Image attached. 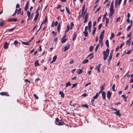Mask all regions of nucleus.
Segmentation results:
<instances>
[{
	"mask_svg": "<svg viewBox=\"0 0 133 133\" xmlns=\"http://www.w3.org/2000/svg\"><path fill=\"white\" fill-rule=\"evenodd\" d=\"M109 52V50L108 49H107L106 51L103 52V59L104 60L106 59L108 57Z\"/></svg>",
	"mask_w": 133,
	"mask_h": 133,
	"instance_id": "obj_1",
	"label": "nucleus"
},
{
	"mask_svg": "<svg viewBox=\"0 0 133 133\" xmlns=\"http://www.w3.org/2000/svg\"><path fill=\"white\" fill-rule=\"evenodd\" d=\"M85 5L84 4L82 7V12L81 14V15H80L79 17H81L82 16H83V18L84 17V16L86 14L87 10H86L85 11Z\"/></svg>",
	"mask_w": 133,
	"mask_h": 133,
	"instance_id": "obj_2",
	"label": "nucleus"
},
{
	"mask_svg": "<svg viewBox=\"0 0 133 133\" xmlns=\"http://www.w3.org/2000/svg\"><path fill=\"white\" fill-rule=\"evenodd\" d=\"M55 122L56 124L58 125H63L64 124L63 122L59 120L58 118H56Z\"/></svg>",
	"mask_w": 133,
	"mask_h": 133,
	"instance_id": "obj_3",
	"label": "nucleus"
},
{
	"mask_svg": "<svg viewBox=\"0 0 133 133\" xmlns=\"http://www.w3.org/2000/svg\"><path fill=\"white\" fill-rule=\"evenodd\" d=\"M114 7H110L109 10L110 11L109 16L110 17H111L113 14L114 10L113 9Z\"/></svg>",
	"mask_w": 133,
	"mask_h": 133,
	"instance_id": "obj_4",
	"label": "nucleus"
},
{
	"mask_svg": "<svg viewBox=\"0 0 133 133\" xmlns=\"http://www.w3.org/2000/svg\"><path fill=\"white\" fill-rule=\"evenodd\" d=\"M88 29V26H85L84 29V31L83 32V33L84 34V36L86 37H87L88 36V32H87Z\"/></svg>",
	"mask_w": 133,
	"mask_h": 133,
	"instance_id": "obj_5",
	"label": "nucleus"
},
{
	"mask_svg": "<svg viewBox=\"0 0 133 133\" xmlns=\"http://www.w3.org/2000/svg\"><path fill=\"white\" fill-rule=\"evenodd\" d=\"M111 95V93L109 91H108L107 93V96L108 99L110 98Z\"/></svg>",
	"mask_w": 133,
	"mask_h": 133,
	"instance_id": "obj_6",
	"label": "nucleus"
},
{
	"mask_svg": "<svg viewBox=\"0 0 133 133\" xmlns=\"http://www.w3.org/2000/svg\"><path fill=\"white\" fill-rule=\"evenodd\" d=\"M17 20V19L16 18H10L8 20V21L10 22H12V21L16 22V21Z\"/></svg>",
	"mask_w": 133,
	"mask_h": 133,
	"instance_id": "obj_7",
	"label": "nucleus"
},
{
	"mask_svg": "<svg viewBox=\"0 0 133 133\" xmlns=\"http://www.w3.org/2000/svg\"><path fill=\"white\" fill-rule=\"evenodd\" d=\"M112 55H111V54H110L109 59L108 60V63L109 65L110 61L112 58Z\"/></svg>",
	"mask_w": 133,
	"mask_h": 133,
	"instance_id": "obj_8",
	"label": "nucleus"
},
{
	"mask_svg": "<svg viewBox=\"0 0 133 133\" xmlns=\"http://www.w3.org/2000/svg\"><path fill=\"white\" fill-rule=\"evenodd\" d=\"M31 14L30 12L29 11H28L27 12V15L28 17L27 19V20H29L31 19L30 17Z\"/></svg>",
	"mask_w": 133,
	"mask_h": 133,
	"instance_id": "obj_9",
	"label": "nucleus"
},
{
	"mask_svg": "<svg viewBox=\"0 0 133 133\" xmlns=\"http://www.w3.org/2000/svg\"><path fill=\"white\" fill-rule=\"evenodd\" d=\"M29 4V2H28L26 4L24 8V10L25 11H26L28 9V5Z\"/></svg>",
	"mask_w": 133,
	"mask_h": 133,
	"instance_id": "obj_10",
	"label": "nucleus"
},
{
	"mask_svg": "<svg viewBox=\"0 0 133 133\" xmlns=\"http://www.w3.org/2000/svg\"><path fill=\"white\" fill-rule=\"evenodd\" d=\"M85 16L84 17V23H86L87 21L88 18V14H85Z\"/></svg>",
	"mask_w": 133,
	"mask_h": 133,
	"instance_id": "obj_11",
	"label": "nucleus"
},
{
	"mask_svg": "<svg viewBox=\"0 0 133 133\" xmlns=\"http://www.w3.org/2000/svg\"><path fill=\"white\" fill-rule=\"evenodd\" d=\"M102 97L103 99H105V92L103 91L102 92Z\"/></svg>",
	"mask_w": 133,
	"mask_h": 133,
	"instance_id": "obj_12",
	"label": "nucleus"
},
{
	"mask_svg": "<svg viewBox=\"0 0 133 133\" xmlns=\"http://www.w3.org/2000/svg\"><path fill=\"white\" fill-rule=\"evenodd\" d=\"M57 58V56H54V57L53 58V59H52V61H51L50 62V63H52L54 62L55 61Z\"/></svg>",
	"mask_w": 133,
	"mask_h": 133,
	"instance_id": "obj_13",
	"label": "nucleus"
},
{
	"mask_svg": "<svg viewBox=\"0 0 133 133\" xmlns=\"http://www.w3.org/2000/svg\"><path fill=\"white\" fill-rule=\"evenodd\" d=\"M70 46V45L69 44L68 45L65 46L64 47V52L67 50L69 49Z\"/></svg>",
	"mask_w": 133,
	"mask_h": 133,
	"instance_id": "obj_14",
	"label": "nucleus"
},
{
	"mask_svg": "<svg viewBox=\"0 0 133 133\" xmlns=\"http://www.w3.org/2000/svg\"><path fill=\"white\" fill-rule=\"evenodd\" d=\"M8 45L9 44L7 42H6L5 44H4V46L5 49H6L8 48Z\"/></svg>",
	"mask_w": 133,
	"mask_h": 133,
	"instance_id": "obj_15",
	"label": "nucleus"
},
{
	"mask_svg": "<svg viewBox=\"0 0 133 133\" xmlns=\"http://www.w3.org/2000/svg\"><path fill=\"white\" fill-rule=\"evenodd\" d=\"M59 94L61 95V97L62 98H64V94L63 92L61 91H60L59 92Z\"/></svg>",
	"mask_w": 133,
	"mask_h": 133,
	"instance_id": "obj_16",
	"label": "nucleus"
},
{
	"mask_svg": "<svg viewBox=\"0 0 133 133\" xmlns=\"http://www.w3.org/2000/svg\"><path fill=\"white\" fill-rule=\"evenodd\" d=\"M114 114H116L118 116H120L121 115L119 113V110L117 111L116 112H114Z\"/></svg>",
	"mask_w": 133,
	"mask_h": 133,
	"instance_id": "obj_17",
	"label": "nucleus"
},
{
	"mask_svg": "<svg viewBox=\"0 0 133 133\" xmlns=\"http://www.w3.org/2000/svg\"><path fill=\"white\" fill-rule=\"evenodd\" d=\"M77 36V34L75 32L72 38L73 41H74L75 39L76 38Z\"/></svg>",
	"mask_w": 133,
	"mask_h": 133,
	"instance_id": "obj_18",
	"label": "nucleus"
},
{
	"mask_svg": "<svg viewBox=\"0 0 133 133\" xmlns=\"http://www.w3.org/2000/svg\"><path fill=\"white\" fill-rule=\"evenodd\" d=\"M35 64V66H38L39 65V64L38 63V60H36Z\"/></svg>",
	"mask_w": 133,
	"mask_h": 133,
	"instance_id": "obj_19",
	"label": "nucleus"
},
{
	"mask_svg": "<svg viewBox=\"0 0 133 133\" xmlns=\"http://www.w3.org/2000/svg\"><path fill=\"white\" fill-rule=\"evenodd\" d=\"M77 71V73L79 74H81L82 72V70L80 69L78 70Z\"/></svg>",
	"mask_w": 133,
	"mask_h": 133,
	"instance_id": "obj_20",
	"label": "nucleus"
},
{
	"mask_svg": "<svg viewBox=\"0 0 133 133\" xmlns=\"http://www.w3.org/2000/svg\"><path fill=\"white\" fill-rule=\"evenodd\" d=\"M92 22L91 21H90L88 23V28H91V26Z\"/></svg>",
	"mask_w": 133,
	"mask_h": 133,
	"instance_id": "obj_21",
	"label": "nucleus"
},
{
	"mask_svg": "<svg viewBox=\"0 0 133 133\" xmlns=\"http://www.w3.org/2000/svg\"><path fill=\"white\" fill-rule=\"evenodd\" d=\"M0 95L2 96H7V94L5 92H2L0 93Z\"/></svg>",
	"mask_w": 133,
	"mask_h": 133,
	"instance_id": "obj_22",
	"label": "nucleus"
},
{
	"mask_svg": "<svg viewBox=\"0 0 133 133\" xmlns=\"http://www.w3.org/2000/svg\"><path fill=\"white\" fill-rule=\"evenodd\" d=\"M132 24H130V25H129L128 27H127V31H129L131 28V27L132 26Z\"/></svg>",
	"mask_w": 133,
	"mask_h": 133,
	"instance_id": "obj_23",
	"label": "nucleus"
},
{
	"mask_svg": "<svg viewBox=\"0 0 133 133\" xmlns=\"http://www.w3.org/2000/svg\"><path fill=\"white\" fill-rule=\"evenodd\" d=\"M89 61L88 59H86L85 60H84L82 62V63L83 64H85L87 62H88Z\"/></svg>",
	"mask_w": 133,
	"mask_h": 133,
	"instance_id": "obj_24",
	"label": "nucleus"
},
{
	"mask_svg": "<svg viewBox=\"0 0 133 133\" xmlns=\"http://www.w3.org/2000/svg\"><path fill=\"white\" fill-rule=\"evenodd\" d=\"M130 42L131 41H130L129 40H128L126 42V44L127 45L128 44L129 46L130 44Z\"/></svg>",
	"mask_w": 133,
	"mask_h": 133,
	"instance_id": "obj_25",
	"label": "nucleus"
},
{
	"mask_svg": "<svg viewBox=\"0 0 133 133\" xmlns=\"http://www.w3.org/2000/svg\"><path fill=\"white\" fill-rule=\"evenodd\" d=\"M114 34L113 33H111V36L110 38V40H111L114 37Z\"/></svg>",
	"mask_w": 133,
	"mask_h": 133,
	"instance_id": "obj_26",
	"label": "nucleus"
},
{
	"mask_svg": "<svg viewBox=\"0 0 133 133\" xmlns=\"http://www.w3.org/2000/svg\"><path fill=\"white\" fill-rule=\"evenodd\" d=\"M67 29L65 31V33H66L70 29V27L69 25H68L67 26Z\"/></svg>",
	"mask_w": 133,
	"mask_h": 133,
	"instance_id": "obj_27",
	"label": "nucleus"
},
{
	"mask_svg": "<svg viewBox=\"0 0 133 133\" xmlns=\"http://www.w3.org/2000/svg\"><path fill=\"white\" fill-rule=\"evenodd\" d=\"M22 43L24 45H29V42H22Z\"/></svg>",
	"mask_w": 133,
	"mask_h": 133,
	"instance_id": "obj_28",
	"label": "nucleus"
},
{
	"mask_svg": "<svg viewBox=\"0 0 133 133\" xmlns=\"http://www.w3.org/2000/svg\"><path fill=\"white\" fill-rule=\"evenodd\" d=\"M129 71H128V72L125 74V75L124 77L127 76L128 77H130V75L129 74Z\"/></svg>",
	"mask_w": 133,
	"mask_h": 133,
	"instance_id": "obj_29",
	"label": "nucleus"
},
{
	"mask_svg": "<svg viewBox=\"0 0 133 133\" xmlns=\"http://www.w3.org/2000/svg\"><path fill=\"white\" fill-rule=\"evenodd\" d=\"M105 43H106V45L107 46V47L108 48H109V42H108V40H106V41H105Z\"/></svg>",
	"mask_w": 133,
	"mask_h": 133,
	"instance_id": "obj_30",
	"label": "nucleus"
},
{
	"mask_svg": "<svg viewBox=\"0 0 133 133\" xmlns=\"http://www.w3.org/2000/svg\"><path fill=\"white\" fill-rule=\"evenodd\" d=\"M60 30V25L59 24L57 26V30L58 31H59Z\"/></svg>",
	"mask_w": 133,
	"mask_h": 133,
	"instance_id": "obj_31",
	"label": "nucleus"
},
{
	"mask_svg": "<svg viewBox=\"0 0 133 133\" xmlns=\"http://www.w3.org/2000/svg\"><path fill=\"white\" fill-rule=\"evenodd\" d=\"M17 14L18 15L20 13L21 11V8H19L18 10H17Z\"/></svg>",
	"mask_w": 133,
	"mask_h": 133,
	"instance_id": "obj_32",
	"label": "nucleus"
},
{
	"mask_svg": "<svg viewBox=\"0 0 133 133\" xmlns=\"http://www.w3.org/2000/svg\"><path fill=\"white\" fill-rule=\"evenodd\" d=\"M61 41H62V43H64V42H65L66 41V39H64L63 38H62L61 39Z\"/></svg>",
	"mask_w": 133,
	"mask_h": 133,
	"instance_id": "obj_33",
	"label": "nucleus"
},
{
	"mask_svg": "<svg viewBox=\"0 0 133 133\" xmlns=\"http://www.w3.org/2000/svg\"><path fill=\"white\" fill-rule=\"evenodd\" d=\"M74 24L72 22H71L70 23V29H71L73 26H74Z\"/></svg>",
	"mask_w": 133,
	"mask_h": 133,
	"instance_id": "obj_34",
	"label": "nucleus"
},
{
	"mask_svg": "<svg viewBox=\"0 0 133 133\" xmlns=\"http://www.w3.org/2000/svg\"><path fill=\"white\" fill-rule=\"evenodd\" d=\"M96 27H94V29H93L92 32V34L93 35L95 34V33L96 31Z\"/></svg>",
	"mask_w": 133,
	"mask_h": 133,
	"instance_id": "obj_35",
	"label": "nucleus"
},
{
	"mask_svg": "<svg viewBox=\"0 0 133 133\" xmlns=\"http://www.w3.org/2000/svg\"><path fill=\"white\" fill-rule=\"evenodd\" d=\"M47 17H46L45 18V20L41 24H42L44 23H46V22H47Z\"/></svg>",
	"mask_w": 133,
	"mask_h": 133,
	"instance_id": "obj_36",
	"label": "nucleus"
},
{
	"mask_svg": "<svg viewBox=\"0 0 133 133\" xmlns=\"http://www.w3.org/2000/svg\"><path fill=\"white\" fill-rule=\"evenodd\" d=\"M52 33L53 34V36L54 37H55L56 35V33L54 31H52Z\"/></svg>",
	"mask_w": 133,
	"mask_h": 133,
	"instance_id": "obj_37",
	"label": "nucleus"
},
{
	"mask_svg": "<svg viewBox=\"0 0 133 133\" xmlns=\"http://www.w3.org/2000/svg\"><path fill=\"white\" fill-rule=\"evenodd\" d=\"M99 45V43L97 45L95 49V51H97Z\"/></svg>",
	"mask_w": 133,
	"mask_h": 133,
	"instance_id": "obj_38",
	"label": "nucleus"
},
{
	"mask_svg": "<svg viewBox=\"0 0 133 133\" xmlns=\"http://www.w3.org/2000/svg\"><path fill=\"white\" fill-rule=\"evenodd\" d=\"M98 93H97L96 94V95L93 97V99H96L97 98L98 96Z\"/></svg>",
	"mask_w": 133,
	"mask_h": 133,
	"instance_id": "obj_39",
	"label": "nucleus"
},
{
	"mask_svg": "<svg viewBox=\"0 0 133 133\" xmlns=\"http://www.w3.org/2000/svg\"><path fill=\"white\" fill-rule=\"evenodd\" d=\"M71 84L69 82L67 83L66 84V87H67L68 86H70L71 85Z\"/></svg>",
	"mask_w": 133,
	"mask_h": 133,
	"instance_id": "obj_40",
	"label": "nucleus"
},
{
	"mask_svg": "<svg viewBox=\"0 0 133 133\" xmlns=\"http://www.w3.org/2000/svg\"><path fill=\"white\" fill-rule=\"evenodd\" d=\"M109 18H105L106 22L105 23L106 24H108L109 22Z\"/></svg>",
	"mask_w": 133,
	"mask_h": 133,
	"instance_id": "obj_41",
	"label": "nucleus"
},
{
	"mask_svg": "<svg viewBox=\"0 0 133 133\" xmlns=\"http://www.w3.org/2000/svg\"><path fill=\"white\" fill-rule=\"evenodd\" d=\"M103 37L104 35L100 34L99 37V38L100 39H103Z\"/></svg>",
	"mask_w": 133,
	"mask_h": 133,
	"instance_id": "obj_42",
	"label": "nucleus"
},
{
	"mask_svg": "<svg viewBox=\"0 0 133 133\" xmlns=\"http://www.w3.org/2000/svg\"><path fill=\"white\" fill-rule=\"evenodd\" d=\"M107 14V12L104 15V16H103V21H104V20L105 19V17H106Z\"/></svg>",
	"mask_w": 133,
	"mask_h": 133,
	"instance_id": "obj_43",
	"label": "nucleus"
},
{
	"mask_svg": "<svg viewBox=\"0 0 133 133\" xmlns=\"http://www.w3.org/2000/svg\"><path fill=\"white\" fill-rule=\"evenodd\" d=\"M118 0H115V7H116L117 4Z\"/></svg>",
	"mask_w": 133,
	"mask_h": 133,
	"instance_id": "obj_44",
	"label": "nucleus"
},
{
	"mask_svg": "<svg viewBox=\"0 0 133 133\" xmlns=\"http://www.w3.org/2000/svg\"><path fill=\"white\" fill-rule=\"evenodd\" d=\"M65 8H66V11H67V12H68V13L69 14H70V11H69L68 8L67 7H65Z\"/></svg>",
	"mask_w": 133,
	"mask_h": 133,
	"instance_id": "obj_45",
	"label": "nucleus"
},
{
	"mask_svg": "<svg viewBox=\"0 0 133 133\" xmlns=\"http://www.w3.org/2000/svg\"><path fill=\"white\" fill-rule=\"evenodd\" d=\"M115 84H113L112 85V90L114 91H115Z\"/></svg>",
	"mask_w": 133,
	"mask_h": 133,
	"instance_id": "obj_46",
	"label": "nucleus"
},
{
	"mask_svg": "<svg viewBox=\"0 0 133 133\" xmlns=\"http://www.w3.org/2000/svg\"><path fill=\"white\" fill-rule=\"evenodd\" d=\"M120 17H118L116 19V22H117L118 21H120Z\"/></svg>",
	"mask_w": 133,
	"mask_h": 133,
	"instance_id": "obj_47",
	"label": "nucleus"
},
{
	"mask_svg": "<svg viewBox=\"0 0 133 133\" xmlns=\"http://www.w3.org/2000/svg\"><path fill=\"white\" fill-rule=\"evenodd\" d=\"M110 7H114V0L111 2Z\"/></svg>",
	"mask_w": 133,
	"mask_h": 133,
	"instance_id": "obj_48",
	"label": "nucleus"
},
{
	"mask_svg": "<svg viewBox=\"0 0 133 133\" xmlns=\"http://www.w3.org/2000/svg\"><path fill=\"white\" fill-rule=\"evenodd\" d=\"M93 49V47L92 46H90V48L89 50L90 51H92Z\"/></svg>",
	"mask_w": 133,
	"mask_h": 133,
	"instance_id": "obj_49",
	"label": "nucleus"
},
{
	"mask_svg": "<svg viewBox=\"0 0 133 133\" xmlns=\"http://www.w3.org/2000/svg\"><path fill=\"white\" fill-rule=\"evenodd\" d=\"M18 43V42L17 41H14V44L15 45H16Z\"/></svg>",
	"mask_w": 133,
	"mask_h": 133,
	"instance_id": "obj_50",
	"label": "nucleus"
},
{
	"mask_svg": "<svg viewBox=\"0 0 133 133\" xmlns=\"http://www.w3.org/2000/svg\"><path fill=\"white\" fill-rule=\"evenodd\" d=\"M104 87V85H102L100 87L101 90L102 91L103 90Z\"/></svg>",
	"mask_w": 133,
	"mask_h": 133,
	"instance_id": "obj_51",
	"label": "nucleus"
},
{
	"mask_svg": "<svg viewBox=\"0 0 133 133\" xmlns=\"http://www.w3.org/2000/svg\"><path fill=\"white\" fill-rule=\"evenodd\" d=\"M101 64H99L97 66V69H100L101 67Z\"/></svg>",
	"mask_w": 133,
	"mask_h": 133,
	"instance_id": "obj_52",
	"label": "nucleus"
},
{
	"mask_svg": "<svg viewBox=\"0 0 133 133\" xmlns=\"http://www.w3.org/2000/svg\"><path fill=\"white\" fill-rule=\"evenodd\" d=\"M17 9H16L14 13L12 15V16H14L16 15V12H17Z\"/></svg>",
	"mask_w": 133,
	"mask_h": 133,
	"instance_id": "obj_53",
	"label": "nucleus"
},
{
	"mask_svg": "<svg viewBox=\"0 0 133 133\" xmlns=\"http://www.w3.org/2000/svg\"><path fill=\"white\" fill-rule=\"evenodd\" d=\"M102 24H101L99 25L98 27V30H99L101 29V27H102Z\"/></svg>",
	"mask_w": 133,
	"mask_h": 133,
	"instance_id": "obj_54",
	"label": "nucleus"
},
{
	"mask_svg": "<svg viewBox=\"0 0 133 133\" xmlns=\"http://www.w3.org/2000/svg\"><path fill=\"white\" fill-rule=\"evenodd\" d=\"M38 18V17H36L35 16V18H34V22H36V20H37Z\"/></svg>",
	"mask_w": 133,
	"mask_h": 133,
	"instance_id": "obj_55",
	"label": "nucleus"
},
{
	"mask_svg": "<svg viewBox=\"0 0 133 133\" xmlns=\"http://www.w3.org/2000/svg\"><path fill=\"white\" fill-rule=\"evenodd\" d=\"M34 97H35V98L36 99H38V96L36 95L35 94H34Z\"/></svg>",
	"mask_w": 133,
	"mask_h": 133,
	"instance_id": "obj_56",
	"label": "nucleus"
},
{
	"mask_svg": "<svg viewBox=\"0 0 133 133\" xmlns=\"http://www.w3.org/2000/svg\"><path fill=\"white\" fill-rule=\"evenodd\" d=\"M122 0H118V3L117 2V3H118V5H119L121 2Z\"/></svg>",
	"mask_w": 133,
	"mask_h": 133,
	"instance_id": "obj_57",
	"label": "nucleus"
},
{
	"mask_svg": "<svg viewBox=\"0 0 133 133\" xmlns=\"http://www.w3.org/2000/svg\"><path fill=\"white\" fill-rule=\"evenodd\" d=\"M131 52V50H130L128 51L127 52V54H129Z\"/></svg>",
	"mask_w": 133,
	"mask_h": 133,
	"instance_id": "obj_58",
	"label": "nucleus"
},
{
	"mask_svg": "<svg viewBox=\"0 0 133 133\" xmlns=\"http://www.w3.org/2000/svg\"><path fill=\"white\" fill-rule=\"evenodd\" d=\"M4 25V23L2 22H1L0 23V26H2Z\"/></svg>",
	"mask_w": 133,
	"mask_h": 133,
	"instance_id": "obj_59",
	"label": "nucleus"
},
{
	"mask_svg": "<svg viewBox=\"0 0 133 133\" xmlns=\"http://www.w3.org/2000/svg\"><path fill=\"white\" fill-rule=\"evenodd\" d=\"M102 39H100L99 40V43L101 44V45H102Z\"/></svg>",
	"mask_w": 133,
	"mask_h": 133,
	"instance_id": "obj_60",
	"label": "nucleus"
},
{
	"mask_svg": "<svg viewBox=\"0 0 133 133\" xmlns=\"http://www.w3.org/2000/svg\"><path fill=\"white\" fill-rule=\"evenodd\" d=\"M91 83V82H89L87 83L85 85V87H87L88 85H89Z\"/></svg>",
	"mask_w": 133,
	"mask_h": 133,
	"instance_id": "obj_61",
	"label": "nucleus"
},
{
	"mask_svg": "<svg viewBox=\"0 0 133 133\" xmlns=\"http://www.w3.org/2000/svg\"><path fill=\"white\" fill-rule=\"evenodd\" d=\"M83 106L87 108H88V105L87 104H84L83 105Z\"/></svg>",
	"mask_w": 133,
	"mask_h": 133,
	"instance_id": "obj_62",
	"label": "nucleus"
},
{
	"mask_svg": "<svg viewBox=\"0 0 133 133\" xmlns=\"http://www.w3.org/2000/svg\"><path fill=\"white\" fill-rule=\"evenodd\" d=\"M131 33H130L129 34H128L127 35V37H130L131 36Z\"/></svg>",
	"mask_w": 133,
	"mask_h": 133,
	"instance_id": "obj_63",
	"label": "nucleus"
},
{
	"mask_svg": "<svg viewBox=\"0 0 133 133\" xmlns=\"http://www.w3.org/2000/svg\"><path fill=\"white\" fill-rule=\"evenodd\" d=\"M77 85L76 84H72V88H73L75 87Z\"/></svg>",
	"mask_w": 133,
	"mask_h": 133,
	"instance_id": "obj_64",
	"label": "nucleus"
}]
</instances>
